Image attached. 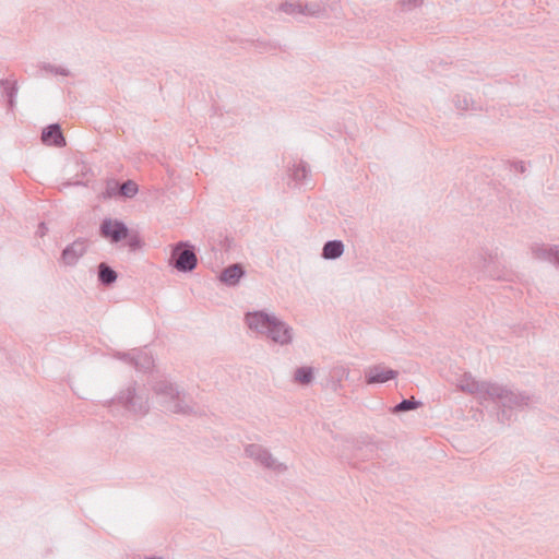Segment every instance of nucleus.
Instances as JSON below:
<instances>
[{"label":"nucleus","mask_w":559,"mask_h":559,"mask_svg":"<svg viewBox=\"0 0 559 559\" xmlns=\"http://www.w3.org/2000/svg\"><path fill=\"white\" fill-rule=\"evenodd\" d=\"M246 323L250 330L265 335L280 345H288L293 341V329L274 314L264 310L247 312Z\"/></svg>","instance_id":"nucleus-1"},{"label":"nucleus","mask_w":559,"mask_h":559,"mask_svg":"<svg viewBox=\"0 0 559 559\" xmlns=\"http://www.w3.org/2000/svg\"><path fill=\"white\" fill-rule=\"evenodd\" d=\"M154 393L164 399L168 411L175 414L190 415L193 413L192 406L186 401V392L179 390L178 385L167 379H160L154 382L152 386Z\"/></svg>","instance_id":"nucleus-2"},{"label":"nucleus","mask_w":559,"mask_h":559,"mask_svg":"<svg viewBox=\"0 0 559 559\" xmlns=\"http://www.w3.org/2000/svg\"><path fill=\"white\" fill-rule=\"evenodd\" d=\"M121 405L127 412L144 415L148 412V401L144 393L136 392V383L133 382L119 395L111 400L110 406Z\"/></svg>","instance_id":"nucleus-3"},{"label":"nucleus","mask_w":559,"mask_h":559,"mask_svg":"<svg viewBox=\"0 0 559 559\" xmlns=\"http://www.w3.org/2000/svg\"><path fill=\"white\" fill-rule=\"evenodd\" d=\"M169 264L179 272H192L198 265L194 246L188 241L177 242L171 249Z\"/></svg>","instance_id":"nucleus-4"},{"label":"nucleus","mask_w":559,"mask_h":559,"mask_svg":"<svg viewBox=\"0 0 559 559\" xmlns=\"http://www.w3.org/2000/svg\"><path fill=\"white\" fill-rule=\"evenodd\" d=\"M473 267L484 277L497 281H511L512 273L501 269L496 257L478 253L472 260Z\"/></svg>","instance_id":"nucleus-5"},{"label":"nucleus","mask_w":559,"mask_h":559,"mask_svg":"<svg viewBox=\"0 0 559 559\" xmlns=\"http://www.w3.org/2000/svg\"><path fill=\"white\" fill-rule=\"evenodd\" d=\"M492 385L497 389V392H495V394H489L487 400L496 402L499 407L514 409L528 404L530 397L527 395L515 393L497 383H492Z\"/></svg>","instance_id":"nucleus-6"},{"label":"nucleus","mask_w":559,"mask_h":559,"mask_svg":"<svg viewBox=\"0 0 559 559\" xmlns=\"http://www.w3.org/2000/svg\"><path fill=\"white\" fill-rule=\"evenodd\" d=\"M99 236L110 243H118L129 237V227L118 218L105 217L99 224Z\"/></svg>","instance_id":"nucleus-7"},{"label":"nucleus","mask_w":559,"mask_h":559,"mask_svg":"<svg viewBox=\"0 0 559 559\" xmlns=\"http://www.w3.org/2000/svg\"><path fill=\"white\" fill-rule=\"evenodd\" d=\"M457 388L463 392L476 394L483 400H487L489 394L497 392L491 382L476 381L469 373H464L459 380Z\"/></svg>","instance_id":"nucleus-8"},{"label":"nucleus","mask_w":559,"mask_h":559,"mask_svg":"<svg viewBox=\"0 0 559 559\" xmlns=\"http://www.w3.org/2000/svg\"><path fill=\"white\" fill-rule=\"evenodd\" d=\"M245 453L248 457L254 460L255 462L260 463L262 466L266 468H271L278 472L286 469V466L284 464L277 463L276 460L270 453V451L260 444H248L245 449Z\"/></svg>","instance_id":"nucleus-9"},{"label":"nucleus","mask_w":559,"mask_h":559,"mask_svg":"<svg viewBox=\"0 0 559 559\" xmlns=\"http://www.w3.org/2000/svg\"><path fill=\"white\" fill-rule=\"evenodd\" d=\"M87 246V239L78 238L62 250L60 257L61 262L67 266H74L80 260V258H82L86 253Z\"/></svg>","instance_id":"nucleus-10"},{"label":"nucleus","mask_w":559,"mask_h":559,"mask_svg":"<svg viewBox=\"0 0 559 559\" xmlns=\"http://www.w3.org/2000/svg\"><path fill=\"white\" fill-rule=\"evenodd\" d=\"M118 357L132 365L139 371H150L154 366L152 356L142 349H133L129 353H119Z\"/></svg>","instance_id":"nucleus-11"},{"label":"nucleus","mask_w":559,"mask_h":559,"mask_svg":"<svg viewBox=\"0 0 559 559\" xmlns=\"http://www.w3.org/2000/svg\"><path fill=\"white\" fill-rule=\"evenodd\" d=\"M399 372L383 365H374L365 370V381L367 384L385 383L397 377Z\"/></svg>","instance_id":"nucleus-12"},{"label":"nucleus","mask_w":559,"mask_h":559,"mask_svg":"<svg viewBox=\"0 0 559 559\" xmlns=\"http://www.w3.org/2000/svg\"><path fill=\"white\" fill-rule=\"evenodd\" d=\"M41 141L46 145H52L56 147H63L67 144L59 123H51L45 127L41 131Z\"/></svg>","instance_id":"nucleus-13"},{"label":"nucleus","mask_w":559,"mask_h":559,"mask_svg":"<svg viewBox=\"0 0 559 559\" xmlns=\"http://www.w3.org/2000/svg\"><path fill=\"white\" fill-rule=\"evenodd\" d=\"M377 451L378 447L369 437L358 439L353 443V456L361 461L373 459Z\"/></svg>","instance_id":"nucleus-14"},{"label":"nucleus","mask_w":559,"mask_h":559,"mask_svg":"<svg viewBox=\"0 0 559 559\" xmlns=\"http://www.w3.org/2000/svg\"><path fill=\"white\" fill-rule=\"evenodd\" d=\"M245 274L246 271L243 265L240 263H234L223 269L218 278L227 286H236Z\"/></svg>","instance_id":"nucleus-15"},{"label":"nucleus","mask_w":559,"mask_h":559,"mask_svg":"<svg viewBox=\"0 0 559 559\" xmlns=\"http://www.w3.org/2000/svg\"><path fill=\"white\" fill-rule=\"evenodd\" d=\"M537 259L549 261L559 266V250L557 246H537L533 249Z\"/></svg>","instance_id":"nucleus-16"},{"label":"nucleus","mask_w":559,"mask_h":559,"mask_svg":"<svg viewBox=\"0 0 559 559\" xmlns=\"http://www.w3.org/2000/svg\"><path fill=\"white\" fill-rule=\"evenodd\" d=\"M344 253V243L342 240H328L322 248L321 257L325 260L338 259Z\"/></svg>","instance_id":"nucleus-17"},{"label":"nucleus","mask_w":559,"mask_h":559,"mask_svg":"<svg viewBox=\"0 0 559 559\" xmlns=\"http://www.w3.org/2000/svg\"><path fill=\"white\" fill-rule=\"evenodd\" d=\"M97 278L100 285L111 286L118 278V273L106 262L98 264Z\"/></svg>","instance_id":"nucleus-18"},{"label":"nucleus","mask_w":559,"mask_h":559,"mask_svg":"<svg viewBox=\"0 0 559 559\" xmlns=\"http://www.w3.org/2000/svg\"><path fill=\"white\" fill-rule=\"evenodd\" d=\"M0 88L2 91V95L7 97L8 107L13 108L15 105V96L17 94L16 81L11 82L8 79H1Z\"/></svg>","instance_id":"nucleus-19"},{"label":"nucleus","mask_w":559,"mask_h":559,"mask_svg":"<svg viewBox=\"0 0 559 559\" xmlns=\"http://www.w3.org/2000/svg\"><path fill=\"white\" fill-rule=\"evenodd\" d=\"M314 379V369L312 367L302 366L298 367L294 373L295 382L301 385L310 384Z\"/></svg>","instance_id":"nucleus-20"},{"label":"nucleus","mask_w":559,"mask_h":559,"mask_svg":"<svg viewBox=\"0 0 559 559\" xmlns=\"http://www.w3.org/2000/svg\"><path fill=\"white\" fill-rule=\"evenodd\" d=\"M419 406H421L420 401H417L414 397L404 399L391 408V413L400 414V413L417 409Z\"/></svg>","instance_id":"nucleus-21"},{"label":"nucleus","mask_w":559,"mask_h":559,"mask_svg":"<svg viewBox=\"0 0 559 559\" xmlns=\"http://www.w3.org/2000/svg\"><path fill=\"white\" fill-rule=\"evenodd\" d=\"M119 192L120 198L132 199L139 192V186L135 181L128 179L127 181L120 183Z\"/></svg>","instance_id":"nucleus-22"},{"label":"nucleus","mask_w":559,"mask_h":559,"mask_svg":"<svg viewBox=\"0 0 559 559\" xmlns=\"http://www.w3.org/2000/svg\"><path fill=\"white\" fill-rule=\"evenodd\" d=\"M120 182L117 179L110 178L106 180L105 191L103 192L104 199L120 198Z\"/></svg>","instance_id":"nucleus-23"},{"label":"nucleus","mask_w":559,"mask_h":559,"mask_svg":"<svg viewBox=\"0 0 559 559\" xmlns=\"http://www.w3.org/2000/svg\"><path fill=\"white\" fill-rule=\"evenodd\" d=\"M290 171V176L296 182H302L307 178L309 169L306 164L300 163L298 165H294Z\"/></svg>","instance_id":"nucleus-24"},{"label":"nucleus","mask_w":559,"mask_h":559,"mask_svg":"<svg viewBox=\"0 0 559 559\" xmlns=\"http://www.w3.org/2000/svg\"><path fill=\"white\" fill-rule=\"evenodd\" d=\"M278 10L288 15L301 14V2L285 1L280 4Z\"/></svg>","instance_id":"nucleus-25"},{"label":"nucleus","mask_w":559,"mask_h":559,"mask_svg":"<svg viewBox=\"0 0 559 559\" xmlns=\"http://www.w3.org/2000/svg\"><path fill=\"white\" fill-rule=\"evenodd\" d=\"M322 11H323V8L318 2L305 3V4L301 3V15L319 16Z\"/></svg>","instance_id":"nucleus-26"},{"label":"nucleus","mask_w":559,"mask_h":559,"mask_svg":"<svg viewBox=\"0 0 559 559\" xmlns=\"http://www.w3.org/2000/svg\"><path fill=\"white\" fill-rule=\"evenodd\" d=\"M41 69L46 72H49V73H52L56 75H63V76L70 75V71L68 69L62 68V67H57L51 63H43Z\"/></svg>","instance_id":"nucleus-27"},{"label":"nucleus","mask_w":559,"mask_h":559,"mask_svg":"<svg viewBox=\"0 0 559 559\" xmlns=\"http://www.w3.org/2000/svg\"><path fill=\"white\" fill-rule=\"evenodd\" d=\"M126 240L128 241V246L132 251L141 249L143 246V240L138 234L131 235L129 233V237Z\"/></svg>","instance_id":"nucleus-28"},{"label":"nucleus","mask_w":559,"mask_h":559,"mask_svg":"<svg viewBox=\"0 0 559 559\" xmlns=\"http://www.w3.org/2000/svg\"><path fill=\"white\" fill-rule=\"evenodd\" d=\"M512 411L513 409H509L508 407H500V412H498V419L501 423L511 420Z\"/></svg>","instance_id":"nucleus-29"},{"label":"nucleus","mask_w":559,"mask_h":559,"mask_svg":"<svg viewBox=\"0 0 559 559\" xmlns=\"http://www.w3.org/2000/svg\"><path fill=\"white\" fill-rule=\"evenodd\" d=\"M424 0H402V7H407L408 10L421 5Z\"/></svg>","instance_id":"nucleus-30"},{"label":"nucleus","mask_w":559,"mask_h":559,"mask_svg":"<svg viewBox=\"0 0 559 559\" xmlns=\"http://www.w3.org/2000/svg\"><path fill=\"white\" fill-rule=\"evenodd\" d=\"M513 168L515 169V171L520 173V174H524L526 171V166L524 164V162L520 160V162H514L512 164Z\"/></svg>","instance_id":"nucleus-31"},{"label":"nucleus","mask_w":559,"mask_h":559,"mask_svg":"<svg viewBox=\"0 0 559 559\" xmlns=\"http://www.w3.org/2000/svg\"><path fill=\"white\" fill-rule=\"evenodd\" d=\"M456 107L462 110H467L469 107L468 100L465 97L461 100L460 97L457 96Z\"/></svg>","instance_id":"nucleus-32"},{"label":"nucleus","mask_w":559,"mask_h":559,"mask_svg":"<svg viewBox=\"0 0 559 559\" xmlns=\"http://www.w3.org/2000/svg\"><path fill=\"white\" fill-rule=\"evenodd\" d=\"M48 230V228L46 227L45 223H40L39 226H38V230H37V234L43 237L45 236L46 231Z\"/></svg>","instance_id":"nucleus-33"},{"label":"nucleus","mask_w":559,"mask_h":559,"mask_svg":"<svg viewBox=\"0 0 559 559\" xmlns=\"http://www.w3.org/2000/svg\"><path fill=\"white\" fill-rule=\"evenodd\" d=\"M144 559H163L162 557H156V556H151V557H145Z\"/></svg>","instance_id":"nucleus-34"}]
</instances>
